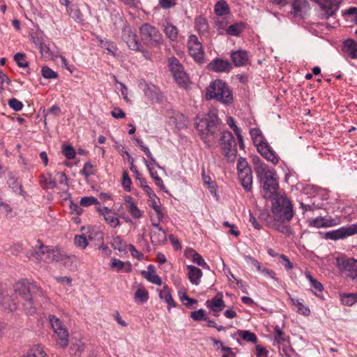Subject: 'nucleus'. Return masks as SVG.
Wrapping results in <instances>:
<instances>
[{
    "instance_id": "1",
    "label": "nucleus",
    "mask_w": 357,
    "mask_h": 357,
    "mask_svg": "<svg viewBox=\"0 0 357 357\" xmlns=\"http://www.w3.org/2000/svg\"><path fill=\"white\" fill-rule=\"evenodd\" d=\"M13 290L15 295L21 298L24 310L29 314L36 313L38 305H40L36 301L38 297L42 298L43 303L49 300L43 290L36 283L28 280H21L16 282Z\"/></svg>"
},
{
    "instance_id": "2",
    "label": "nucleus",
    "mask_w": 357,
    "mask_h": 357,
    "mask_svg": "<svg viewBox=\"0 0 357 357\" xmlns=\"http://www.w3.org/2000/svg\"><path fill=\"white\" fill-rule=\"evenodd\" d=\"M220 121L214 111L207 114H199L195 119L196 129L201 139L208 146L215 143V137L220 131Z\"/></svg>"
},
{
    "instance_id": "3",
    "label": "nucleus",
    "mask_w": 357,
    "mask_h": 357,
    "mask_svg": "<svg viewBox=\"0 0 357 357\" xmlns=\"http://www.w3.org/2000/svg\"><path fill=\"white\" fill-rule=\"evenodd\" d=\"M255 170L263 183V190L269 194L268 197L276 193L279 184L275 170L260 160L255 162ZM265 196L268 197L267 195Z\"/></svg>"
},
{
    "instance_id": "4",
    "label": "nucleus",
    "mask_w": 357,
    "mask_h": 357,
    "mask_svg": "<svg viewBox=\"0 0 357 357\" xmlns=\"http://www.w3.org/2000/svg\"><path fill=\"white\" fill-rule=\"evenodd\" d=\"M207 99H216L225 104H229L233 100L231 90L222 80L217 79L211 82L206 89Z\"/></svg>"
},
{
    "instance_id": "5",
    "label": "nucleus",
    "mask_w": 357,
    "mask_h": 357,
    "mask_svg": "<svg viewBox=\"0 0 357 357\" xmlns=\"http://www.w3.org/2000/svg\"><path fill=\"white\" fill-rule=\"evenodd\" d=\"M139 34L144 44L155 47H160L163 44L164 39L159 29L150 24H143L139 27Z\"/></svg>"
},
{
    "instance_id": "6",
    "label": "nucleus",
    "mask_w": 357,
    "mask_h": 357,
    "mask_svg": "<svg viewBox=\"0 0 357 357\" xmlns=\"http://www.w3.org/2000/svg\"><path fill=\"white\" fill-rule=\"evenodd\" d=\"M273 213L282 221H289L294 216L293 206L287 197L280 196L273 203Z\"/></svg>"
},
{
    "instance_id": "7",
    "label": "nucleus",
    "mask_w": 357,
    "mask_h": 357,
    "mask_svg": "<svg viewBox=\"0 0 357 357\" xmlns=\"http://www.w3.org/2000/svg\"><path fill=\"white\" fill-rule=\"evenodd\" d=\"M32 256L38 262L50 263L62 259V255L59 250L52 246H45L42 244L34 248Z\"/></svg>"
},
{
    "instance_id": "8",
    "label": "nucleus",
    "mask_w": 357,
    "mask_h": 357,
    "mask_svg": "<svg viewBox=\"0 0 357 357\" xmlns=\"http://www.w3.org/2000/svg\"><path fill=\"white\" fill-rule=\"evenodd\" d=\"M49 321L52 328L56 344L62 348L66 347L69 344V333L63 322L56 316H49Z\"/></svg>"
},
{
    "instance_id": "9",
    "label": "nucleus",
    "mask_w": 357,
    "mask_h": 357,
    "mask_svg": "<svg viewBox=\"0 0 357 357\" xmlns=\"http://www.w3.org/2000/svg\"><path fill=\"white\" fill-rule=\"evenodd\" d=\"M220 146L225 157L228 161H234L236 157L237 150L235 139L229 131L222 133Z\"/></svg>"
},
{
    "instance_id": "10",
    "label": "nucleus",
    "mask_w": 357,
    "mask_h": 357,
    "mask_svg": "<svg viewBox=\"0 0 357 357\" xmlns=\"http://www.w3.org/2000/svg\"><path fill=\"white\" fill-rule=\"evenodd\" d=\"M337 267L342 274L357 282V259L347 257L337 258Z\"/></svg>"
},
{
    "instance_id": "11",
    "label": "nucleus",
    "mask_w": 357,
    "mask_h": 357,
    "mask_svg": "<svg viewBox=\"0 0 357 357\" xmlns=\"http://www.w3.org/2000/svg\"><path fill=\"white\" fill-rule=\"evenodd\" d=\"M188 49L189 54L194 59L199 62L203 63L204 60V52L202 48V43L199 41L198 38L195 35H190L188 40Z\"/></svg>"
},
{
    "instance_id": "12",
    "label": "nucleus",
    "mask_w": 357,
    "mask_h": 357,
    "mask_svg": "<svg viewBox=\"0 0 357 357\" xmlns=\"http://www.w3.org/2000/svg\"><path fill=\"white\" fill-rule=\"evenodd\" d=\"M356 234H357V224H353L347 227H342L337 229L326 232L325 234V238L337 241Z\"/></svg>"
},
{
    "instance_id": "13",
    "label": "nucleus",
    "mask_w": 357,
    "mask_h": 357,
    "mask_svg": "<svg viewBox=\"0 0 357 357\" xmlns=\"http://www.w3.org/2000/svg\"><path fill=\"white\" fill-rule=\"evenodd\" d=\"M169 64L175 81L181 86L185 85L188 82V76L178 59L175 57L170 58Z\"/></svg>"
},
{
    "instance_id": "14",
    "label": "nucleus",
    "mask_w": 357,
    "mask_h": 357,
    "mask_svg": "<svg viewBox=\"0 0 357 357\" xmlns=\"http://www.w3.org/2000/svg\"><path fill=\"white\" fill-rule=\"evenodd\" d=\"M122 39L127 44L128 47L134 51L141 50L142 47L137 39L136 33L130 27H125L122 32Z\"/></svg>"
},
{
    "instance_id": "15",
    "label": "nucleus",
    "mask_w": 357,
    "mask_h": 357,
    "mask_svg": "<svg viewBox=\"0 0 357 357\" xmlns=\"http://www.w3.org/2000/svg\"><path fill=\"white\" fill-rule=\"evenodd\" d=\"M96 211L101 215L104 220L112 228H116L120 225L119 219L117 217V214L112 209L108 207H96Z\"/></svg>"
},
{
    "instance_id": "16",
    "label": "nucleus",
    "mask_w": 357,
    "mask_h": 357,
    "mask_svg": "<svg viewBox=\"0 0 357 357\" xmlns=\"http://www.w3.org/2000/svg\"><path fill=\"white\" fill-rule=\"evenodd\" d=\"M206 306L212 312V314L218 317L225 307V303L221 294H216L210 300L206 301Z\"/></svg>"
},
{
    "instance_id": "17",
    "label": "nucleus",
    "mask_w": 357,
    "mask_h": 357,
    "mask_svg": "<svg viewBox=\"0 0 357 357\" xmlns=\"http://www.w3.org/2000/svg\"><path fill=\"white\" fill-rule=\"evenodd\" d=\"M124 204L130 215L135 219H139L142 215V211L139 209L133 197L126 195L123 197Z\"/></svg>"
},
{
    "instance_id": "18",
    "label": "nucleus",
    "mask_w": 357,
    "mask_h": 357,
    "mask_svg": "<svg viewBox=\"0 0 357 357\" xmlns=\"http://www.w3.org/2000/svg\"><path fill=\"white\" fill-rule=\"evenodd\" d=\"M150 237L153 245H161L167 241V234L160 226L151 227Z\"/></svg>"
},
{
    "instance_id": "19",
    "label": "nucleus",
    "mask_w": 357,
    "mask_h": 357,
    "mask_svg": "<svg viewBox=\"0 0 357 357\" xmlns=\"http://www.w3.org/2000/svg\"><path fill=\"white\" fill-rule=\"evenodd\" d=\"M258 152L268 161L273 164L278 162V157L266 142L257 145Z\"/></svg>"
},
{
    "instance_id": "20",
    "label": "nucleus",
    "mask_w": 357,
    "mask_h": 357,
    "mask_svg": "<svg viewBox=\"0 0 357 357\" xmlns=\"http://www.w3.org/2000/svg\"><path fill=\"white\" fill-rule=\"evenodd\" d=\"M337 221L331 218L319 216L309 220V225L316 228L331 227L335 226Z\"/></svg>"
},
{
    "instance_id": "21",
    "label": "nucleus",
    "mask_w": 357,
    "mask_h": 357,
    "mask_svg": "<svg viewBox=\"0 0 357 357\" xmlns=\"http://www.w3.org/2000/svg\"><path fill=\"white\" fill-rule=\"evenodd\" d=\"M342 0H319L321 8L326 11L327 17L333 15L338 10Z\"/></svg>"
},
{
    "instance_id": "22",
    "label": "nucleus",
    "mask_w": 357,
    "mask_h": 357,
    "mask_svg": "<svg viewBox=\"0 0 357 357\" xmlns=\"http://www.w3.org/2000/svg\"><path fill=\"white\" fill-rule=\"evenodd\" d=\"M231 59L236 66H243L248 63L249 56L247 51L240 50L232 52Z\"/></svg>"
},
{
    "instance_id": "23",
    "label": "nucleus",
    "mask_w": 357,
    "mask_h": 357,
    "mask_svg": "<svg viewBox=\"0 0 357 357\" xmlns=\"http://www.w3.org/2000/svg\"><path fill=\"white\" fill-rule=\"evenodd\" d=\"M186 268L190 282L195 285L199 284L203 275L202 270L193 265H188Z\"/></svg>"
},
{
    "instance_id": "24",
    "label": "nucleus",
    "mask_w": 357,
    "mask_h": 357,
    "mask_svg": "<svg viewBox=\"0 0 357 357\" xmlns=\"http://www.w3.org/2000/svg\"><path fill=\"white\" fill-rule=\"evenodd\" d=\"M231 68V63L227 61L217 59L208 64V69L214 72H227Z\"/></svg>"
},
{
    "instance_id": "25",
    "label": "nucleus",
    "mask_w": 357,
    "mask_h": 357,
    "mask_svg": "<svg viewBox=\"0 0 357 357\" xmlns=\"http://www.w3.org/2000/svg\"><path fill=\"white\" fill-rule=\"evenodd\" d=\"M309 8L307 0H295L292 3L291 14L295 17L303 16Z\"/></svg>"
},
{
    "instance_id": "26",
    "label": "nucleus",
    "mask_w": 357,
    "mask_h": 357,
    "mask_svg": "<svg viewBox=\"0 0 357 357\" xmlns=\"http://www.w3.org/2000/svg\"><path fill=\"white\" fill-rule=\"evenodd\" d=\"M291 304L295 307L296 311L303 316H309L310 314V310L308 307L304 305V301L302 298H298L289 296Z\"/></svg>"
},
{
    "instance_id": "27",
    "label": "nucleus",
    "mask_w": 357,
    "mask_h": 357,
    "mask_svg": "<svg viewBox=\"0 0 357 357\" xmlns=\"http://www.w3.org/2000/svg\"><path fill=\"white\" fill-rule=\"evenodd\" d=\"M185 255L187 258L190 259L192 261L196 264L197 265L206 269L209 268L208 265L206 263L203 257L193 249H188L185 251Z\"/></svg>"
},
{
    "instance_id": "28",
    "label": "nucleus",
    "mask_w": 357,
    "mask_h": 357,
    "mask_svg": "<svg viewBox=\"0 0 357 357\" xmlns=\"http://www.w3.org/2000/svg\"><path fill=\"white\" fill-rule=\"evenodd\" d=\"M142 275L145 279L153 284L157 285L162 284V280L160 277L156 274L153 265H149L148 271H142Z\"/></svg>"
},
{
    "instance_id": "29",
    "label": "nucleus",
    "mask_w": 357,
    "mask_h": 357,
    "mask_svg": "<svg viewBox=\"0 0 357 357\" xmlns=\"http://www.w3.org/2000/svg\"><path fill=\"white\" fill-rule=\"evenodd\" d=\"M162 30L167 38L171 41H176L178 38V31L177 27L169 22L162 24Z\"/></svg>"
},
{
    "instance_id": "30",
    "label": "nucleus",
    "mask_w": 357,
    "mask_h": 357,
    "mask_svg": "<svg viewBox=\"0 0 357 357\" xmlns=\"http://www.w3.org/2000/svg\"><path fill=\"white\" fill-rule=\"evenodd\" d=\"M159 298L168 305L169 310L170 307H176L177 305L172 296L169 288L167 285H165L159 291Z\"/></svg>"
},
{
    "instance_id": "31",
    "label": "nucleus",
    "mask_w": 357,
    "mask_h": 357,
    "mask_svg": "<svg viewBox=\"0 0 357 357\" xmlns=\"http://www.w3.org/2000/svg\"><path fill=\"white\" fill-rule=\"evenodd\" d=\"M238 176L243 188L248 192L250 191L252 187V170L238 172Z\"/></svg>"
},
{
    "instance_id": "32",
    "label": "nucleus",
    "mask_w": 357,
    "mask_h": 357,
    "mask_svg": "<svg viewBox=\"0 0 357 357\" xmlns=\"http://www.w3.org/2000/svg\"><path fill=\"white\" fill-rule=\"evenodd\" d=\"M0 304L7 310L13 311L16 309L15 304L10 300L7 289H1L0 290Z\"/></svg>"
},
{
    "instance_id": "33",
    "label": "nucleus",
    "mask_w": 357,
    "mask_h": 357,
    "mask_svg": "<svg viewBox=\"0 0 357 357\" xmlns=\"http://www.w3.org/2000/svg\"><path fill=\"white\" fill-rule=\"evenodd\" d=\"M144 94L152 102H158L160 100L159 90L153 84H146Z\"/></svg>"
},
{
    "instance_id": "34",
    "label": "nucleus",
    "mask_w": 357,
    "mask_h": 357,
    "mask_svg": "<svg viewBox=\"0 0 357 357\" xmlns=\"http://www.w3.org/2000/svg\"><path fill=\"white\" fill-rule=\"evenodd\" d=\"M165 218V213L163 208L153 211L150 214L151 227H158L160 222H162Z\"/></svg>"
},
{
    "instance_id": "35",
    "label": "nucleus",
    "mask_w": 357,
    "mask_h": 357,
    "mask_svg": "<svg viewBox=\"0 0 357 357\" xmlns=\"http://www.w3.org/2000/svg\"><path fill=\"white\" fill-rule=\"evenodd\" d=\"M343 49L351 59H357V43L354 40H344Z\"/></svg>"
},
{
    "instance_id": "36",
    "label": "nucleus",
    "mask_w": 357,
    "mask_h": 357,
    "mask_svg": "<svg viewBox=\"0 0 357 357\" xmlns=\"http://www.w3.org/2000/svg\"><path fill=\"white\" fill-rule=\"evenodd\" d=\"M47 353L41 344H34L27 351L24 357H46Z\"/></svg>"
},
{
    "instance_id": "37",
    "label": "nucleus",
    "mask_w": 357,
    "mask_h": 357,
    "mask_svg": "<svg viewBox=\"0 0 357 357\" xmlns=\"http://www.w3.org/2000/svg\"><path fill=\"white\" fill-rule=\"evenodd\" d=\"M134 298L137 302L144 303L149 299V292L144 287L140 286L136 290Z\"/></svg>"
},
{
    "instance_id": "38",
    "label": "nucleus",
    "mask_w": 357,
    "mask_h": 357,
    "mask_svg": "<svg viewBox=\"0 0 357 357\" xmlns=\"http://www.w3.org/2000/svg\"><path fill=\"white\" fill-rule=\"evenodd\" d=\"M236 335L241 337L247 342L256 343L257 342V337L254 333L247 330H238Z\"/></svg>"
},
{
    "instance_id": "39",
    "label": "nucleus",
    "mask_w": 357,
    "mask_h": 357,
    "mask_svg": "<svg viewBox=\"0 0 357 357\" xmlns=\"http://www.w3.org/2000/svg\"><path fill=\"white\" fill-rule=\"evenodd\" d=\"M214 10L216 15L220 16L227 15L229 13V5L225 0L218 1L214 6Z\"/></svg>"
},
{
    "instance_id": "40",
    "label": "nucleus",
    "mask_w": 357,
    "mask_h": 357,
    "mask_svg": "<svg viewBox=\"0 0 357 357\" xmlns=\"http://www.w3.org/2000/svg\"><path fill=\"white\" fill-rule=\"evenodd\" d=\"M195 29L201 34H204L208 31V25L206 20L202 17H198L195 21Z\"/></svg>"
},
{
    "instance_id": "41",
    "label": "nucleus",
    "mask_w": 357,
    "mask_h": 357,
    "mask_svg": "<svg viewBox=\"0 0 357 357\" xmlns=\"http://www.w3.org/2000/svg\"><path fill=\"white\" fill-rule=\"evenodd\" d=\"M40 183L44 189H53L56 186L55 180L50 174L43 175L41 177Z\"/></svg>"
},
{
    "instance_id": "42",
    "label": "nucleus",
    "mask_w": 357,
    "mask_h": 357,
    "mask_svg": "<svg viewBox=\"0 0 357 357\" xmlns=\"http://www.w3.org/2000/svg\"><path fill=\"white\" fill-rule=\"evenodd\" d=\"M40 52L41 56L45 59H54L58 55L54 54L51 50L48 45L43 43L40 44Z\"/></svg>"
},
{
    "instance_id": "43",
    "label": "nucleus",
    "mask_w": 357,
    "mask_h": 357,
    "mask_svg": "<svg viewBox=\"0 0 357 357\" xmlns=\"http://www.w3.org/2000/svg\"><path fill=\"white\" fill-rule=\"evenodd\" d=\"M250 136L254 144L257 146L258 144H263V135L261 130L258 128H252L250 131Z\"/></svg>"
},
{
    "instance_id": "44",
    "label": "nucleus",
    "mask_w": 357,
    "mask_h": 357,
    "mask_svg": "<svg viewBox=\"0 0 357 357\" xmlns=\"http://www.w3.org/2000/svg\"><path fill=\"white\" fill-rule=\"evenodd\" d=\"M243 24L242 23H238L230 25L226 29V32L230 36H238L243 31Z\"/></svg>"
},
{
    "instance_id": "45",
    "label": "nucleus",
    "mask_w": 357,
    "mask_h": 357,
    "mask_svg": "<svg viewBox=\"0 0 357 357\" xmlns=\"http://www.w3.org/2000/svg\"><path fill=\"white\" fill-rule=\"evenodd\" d=\"M100 202L93 196L83 197L79 201V205L82 207H89L92 205H98Z\"/></svg>"
},
{
    "instance_id": "46",
    "label": "nucleus",
    "mask_w": 357,
    "mask_h": 357,
    "mask_svg": "<svg viewBox=\"0 0 357 357\" xmlns=\"http://www.w3.org/2000/svg\"><path fill=\"white\" fill-rule=\"evenodd\" d=\"M286 340L284 332L279 326H276L274 328V342L275 344L280 345Z\"/></svg>"
},
{
    "instance_id": "47",
    "label": "nucleus",
    "mask_w": 357,
    "mask_h": 357,
    "mask_svg": "<svg viewBox=\"0 0 357 357\" xmlns=\"http://www.w3.org/2000/svg\"><path fill=\"white\" fill-rule=\"evenodd\" d=\"M305 276L307 279L310 281L311 287L313 288V290L315 294L322 291L323 286L319 282L316 280L309 273H306Z\"/></svg>"
},
{
    "instance_id": "48",
    "label": "nucleus",
    "mask_w": 357,
    "mask_h": 357,
    "mask_svg": "<svg viewBox=\"0 0 357 357\" xmlns=\"http://www.w3.org/2000/svg\"><path fill=\"white\" fill-rule=\"evenodd\" d=\"M42 75L45 79H55L58 77V74L47 66H44L41 70Z\"/></svg>"
},
{
    "instance_id": "49",
    "label": "nucleus",
    "mask_w": 357,
    "mask_h": 357,
    "mask_svg": "<svg viewBox=\"0 0 357 357\" xmlns=\"http://www.w3.org/2000/svg\"><path fill=\"white\" fill-rule=\"evenodd\" d=\"M237 170L238 172H248L252 170L250 167L248 165V161L243 158H240L237 162Z\"/></svg>"
},
{
    "instance_id": "50",
    "label": "nucleus",
    "mask_w": 357,
    "mask_h": 357,
    "mask_svg": "<svg viewBox=\"0 0 357 357\" xmlns=\"http://www.w3.org/2000/svg\"><path fill=\"white\" fill-rule=\"evenodd\" d=\"M132 184L131 178H130L127 171H124L122 175V186L123 189L127 191H130V187Z\"/></svg>"
},
{
    "instance_id": "51",
    "label": "nucleus",
    "mask_w": 357,
    "mask_h": 357,
    "mask_svg": "<svg viewBox=\"0 0 357 357\" xmlns=\"http://www.w3.org/2000/svg\"><path fill=\"white\" fill-rule=\"evenodd\" d=\"M14 59L19 67L20 68H26L28 67V62L26 60V56L24 54L22 53H17Z\"/></svg>"
},
{
    "instance_id": "52",
    "label": "nucleus",
    "mask_w": 357,
    "mask_h": 357,
    "mask_svg": "<svg viewBox=\"0 0 357 357\" xmlns=\"http://www.w3.org/2000/svg\"><path fill=\"white\" fill-rule=\"evenodd\" d=\"M190 317L195 321L206 320V311L203 309L193 311L190 314Z\"/></svg>"
},
{
    "instance_id": "53",
    "label": "nucleus",
    "mask_w": 357,
    "mask_h": 357,
    "mask_svg": "<svg viewBox=\"0 0 357 357\" xmlns=\"http://www.w3.org/2000/svg\"><path fill=\"white\" fill-rule=\"evenodd\" d=\"M74 241L75 245L82 249H85L88 245L87 239L84 235H76Z\"/></svg>"
},
{
    "instance_id": "54",
    "label": "nucleus",
    "mask_w": 357,
    "mask_h": 357,
    "mask_svg": "<svg viewBox=\"0 0 357 357\" xmlns=\"http://www.w3.org/2000/svg\"><path fill=\"white\" fill-rule=\"evenodd\" d=\"M342 302L347 305H352L357 302V294H347L342 296Z\"/></svg>"
},
{
    "instance_id": "55",
    "label": "nucleus",
    "mask_w": 357,
    "mask_h": 357,
    "mask_svg": "<svg viewBox=\"0 0 357 357\" xmlns=\"http://www.w3.org/2000/svg\"><path fill=\"white\" fill-rule=\"evenodd\" d=\"M63 153L69 160H72L75 157V151L70 145H66L63 148Z\"/></svg>"
},
{
    "instance_id": "56",
    "label": "nucleus",
    "mask_w": 357,
    "mask_h": 357,
    "mask_svg": "<svg viewBox=\"0 0 357 357\" xmlns=\"http://www.w3.org/2000/svg\"><path fill=\"white\" fill-rule=\"evenodd\" d=\"M148 204H149V206L153 209V211L162 208L161 207L160 199L157 196H155L154 198L153 197V198L149 199Z\"/></svg>"
},
{
    "instance_id": "57",
    "label": "nucleus",
    "mask_w": 357,
    "mask_h": 357,
    "mask_svg": "<svg viewBox=\"0 0 357 357\" xmlns=\"http://www.w3.org/2000/svg\"><path fill=\"white\" fill-rule=\"evenodd\" d=\"M81 172L86 177H89V176L93 174V165L90 162H85Z\"/></svg>"
},
{
    "instance_id": "58",
    "label": "nucleus",
    "mask_w": 357,
    "mask_h": 357,
    "mask_svg": "<svg viewBox=\"0 0 357 357\" xmlns=\"http://www.w3.org/2000/svg\"><path fill=\"white\" fill-rule=\"evenodd\" d=\"M128 250L133 257L138 260L144 259V254L137 250L133 245L130 244L128 245Z\"/></svg>"
},
{
    "instance_id": "59",
    "label": "nucleus",
    "mask_w": 357,
    "mask_h": 357,
    "mask_svg": "<svg viewBox=\"0 0 357 357\" xmlns=\"http://www.w3.org/2000/svg\"><path fill=\"white\" fill-rule=\"evenodd\" d=\"M8 105L15 111H20L22 109L23 104L16 98H12L8 101Z\"/></svg>"
},
{
    "instance_id": "60",
    "label": "nucleus",
    "mask_w": 357,
    "mask_h": 357,
    "mask_svg": "<svg viewBox=\"0 0 357 357\" xmlns=\"http://www.w3.org/2000/svg\"><path fill=\"white\" fill-rule=\"evenodd\" d=\"M68 14L76 21H81L82 15L78 8H69Z\"/></svg>"
},
{
    "instance_id": "61",
    "label": "nucleus",
    "mask_w": 357,
    "mask_h": 357,
    "mask_svg": "<svg viewBox=\"0 0 357 357\" xmlns=\"http://www.w3.org/2000/svg\"><path fill=\"white\" fill-rule=\"evenodd\" d=\"M245 261L255 267L257 271H261V263L251 256L245 255L244 257Z\"/></svg>"
},
{
    "instance_id": "62",
    "label": "nucleus",
    "mask_w": 357,
    "mask_h": 357,
    "mask_svg": "<svg viewBox=\"0 0 357 357\" xmlns=\"http://www.w3.org/2000/svg\"><path fill=\"white\" fill-rule=\"evenodd\" d=\"M111 267L116 271H121L124 267V262L119 259H112L111 261Z\"/></svg>"
},
{
    "instance_id": "63",
    "label": "nucleus",
    "mask_w": 357,
    "mask_h": 357,
    "mask_svg": "<svg viewBox=\"0 0 357 357\" xmlns=\"http://www.w3.org/2000/svg\"><path fill=\"white\" fill-rule=\"evenodd\" d=\"M70 213L77 215H80L83 213L82 208L77 204L71 202L70 204Z\"/></svg>"
},
{
    "instance_id": "64",
    "label": "nucleus",
    "mask_w": 357,
    "mask_h": 357,
    "mask_svg": "<svg viewBox=\"0 0 357 357\" xmlns=\"http://www.w3.org/2000/svg\"><path fill=\"white\" fill-rule=\"evenodd\" d=\"M256 357H268V351L266 350L261 345H257L256 347Z\"/></svg>"
}]
</instances>
